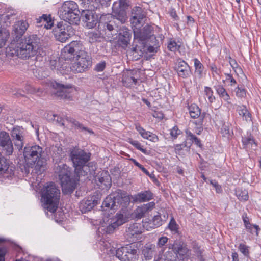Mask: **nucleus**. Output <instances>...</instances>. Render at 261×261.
I'll use <instances>...</instances> for the list:
<instances>
[{"label": "nucleus", "instance_id": "f257e3e1", "mask_svg": "<svg viewBox=\"0 0 261 261\" xmlns=\"http://www.w3.org/2000/svg\"><path fill=\"white\" fill-rule=\"evenodd\" d=\"M12 56H17L20 58L26 59L31 57L46 56V52L41 47L40 38L37 35H30L21 39L15 46L12 44L9 47Z\"/></svg>", "mask_w": 261, "mask_h": 261}, {"label": "nucleus", "instance_id": "f03ea898", "mask_svg": "<svg viewBox=\"0 0 261 261\" xmlns=\"http://www.w3.org/2000/svg\"><path fill=\"white\" fill-rule=\"evenodd\" d=\"M43 148L38 145L26 146L23 149L25 162L28 165L35 166L32 172L38 174H42L46 169V160L43 157Z\"/></svg>", "mask_w": 261, "mask_h": 261}, {"label": "nucleus", "instance_id": "7ed1b4c3", "mask_svg": "<svg viewBox=\"0 0 261 261\" xmlns=\"http://www.w3.org/2000/svg\"><path fill=\"white\" fill-rule=\"evenodd\" d=\"M60 194V189L53 182L44 186L41 191V201L43 208L50 213L55 212L58 207Z\"/></svg>", "mask_w": 261, "mask_h": 261}, {"label": "nucleus", "instance_id": "20e7f679", "mask_svg": "<svg viewBox=\"0 0 261 261\" xmlns=\"http://www.w3.org/2000/svg\"><path fill=\"white\" fill-rule=\"evenodd\" d=\"M55 170L61 181L63 193L66 194L72 193L75 189L80 176L74 174L73 177L71 168L63 163L58 165Z\"/></svg>", "mask_w": 261, "mask_h": 261}, {"label": "nucleus", "instance_id": "39448f33", "mask_svg": "<svg viewBox=\"0 0 261 261\" xmlns=\"http://www.w3.org/2000/svg\"><path fill=\"white\" fill-rule=\"evenodd\" d=\"M91 153L84 150L74 148L70 150V157L74 167V174L80 176L87 173V163L90 159Z\"/></svg>", "mask_w": 261, "mask_h": 261}, {"label": "nucleus", "instance_id": "423d86ee", "mask_svg": "<svg viewBox=\"0 0 261 261\" xmlns=\"http://www.w3.org/2000/svg\"><path fill=\"white\" fill-rule=\"evenodd\" d=\"M130 200V197L126 192L118 189L105 198L102 207L113 210H117L121 206L126 207L129 204Z\"/></svg>", "mask_w": 261, "mask_h": 261}, {"label": "nucleus", "instance_id": "0eeeda50", "mask_svg": "<svg viewBox=\"0 0 261 261\" xmlns=\"http://www.w3.org/2000/svg\"><path fill=\"white\" fill-rule=\"evenodd\" d=\"M81 13L78 5L73 1L64 2L60 9L61 17L69 24H78L80 21Z\"/></svg>", "mask_w": 261, "mask_h": 261}, {"label": "nucleus", "instance_id": "6e6552de", "mask_svg": "<svg viewBox=\"0 0 261 261\" xmlns=\"http://www.w3.org/2000/svg\"><path fill=\"white\" fill-rule=\"evenodd\" d=\"M85 51V47L81 41H73L63 48L61 57L65 61H74Z\"/></svg>", "mask_w": 261, "mask_h": 261}, {"label": "nucleus", "instance_id": "1a4fd4ad", "mask_svg": "<svg viewBox=\"0 0 261 261\" xmlns=\"http://www.w3.org/2000/svg\"><path fill=\"white\" fill-rule=\"evenodd\" d=\"M51 87L54 88L52 95L59 99L72 100L74 88L70 84H63L56 81L52 82Z\"/></svg>", "mask_w": 261, "mask_h": 261}, {"label": "nucleus", "instance_id": "9d476101", "mask_svg": "<svg viewBox=\"0 0 261 261\" xmlns=\"http://www.w3.org/2000/svg\"><path fill=\"white\" fill-rule=\"evenodd\" d=\"M71 24L63 21L58 23L57 27L53 30L54 35L57 41L65 42L74 34V30Z\"/></svg>", "mask_w": 261, "mask_h": 261}, {"label": "nucleus", "instance_id": "9b49d317", "mask_svg": "<svg viewBox=\"0 0 261 261\" xmlns=\"http://www.w3.org/2000/svg\"><path fill=\"white\" fill-rule=\"evenodd\" d=\"M138 247L134 244L118 248L115 255L121 261H135L138 256Z\"/></svg>", "mask_w": 261, "mask_h": 261}, {"label": "nucleus", "instance_id": "f8f14e48", "mask_svg": "<svg viewBox=\"0 0 261 261\" xmlns=\"http://www.w3.org/2000/svg\"><path fill=\"white\" fill-rule=\"evenodd\" d=\"M98 29L99 32H103L105 34L108 32L113 35L117 33L119 26L115 18L106 15L100 17Z\"/></svg>", "mask_w": 261, "mask_h": 261}, {"label": "nucleus", "instance_id": "ddd939ff", "mask_svg": "<svg viewBox=\"0 0 261 261\" xmlns=\"http://www.w3.org/2000/svg\"><path fill=\"white\" fill-rule=\"evenodd\" d=\"M133 28L134 41L136 42L137 41V44H139V42H145L154 33L153 27L148 24L142 28H140L139 25H135V27Z\"/></svg>", "mask_w": 261, "mask_h": 261}, {"label": "nucleus", "instance_id": "4468645a", "mask_svg": "<svg viewBox=\"0 0 261 261\" xmlns=\"http://www.w3.org/2000/svg\"><path fill=\"white\" fill-rule=\"evenodd\" d=\"M77 58L78 59L76 60L77 62L74 63L71 67L73 72L82 73L92 66V58L87 52L83 53L82 55Z\"/></svg>", "mask_w": 261, "mask_h": 261}, {"label": "nucleus", "instance_id": "2eb2a0df", "mask_svg": "<svg viewBox=\"0 0 261 261\" xmlns=\"http://www.w3.org/2000/svg\"><path fill=\"white\" fill-rule=\"evenodd\" d=\"M80 20L84 22L85 27L88 29L94 28L99 20V14L92 10H83L80 15Z\"/></svg>", "mask_w": 261, "mask_h": 261}, {"label": "nucleus", "instance_id": "dca6fc26", "mask_svg": "<svg viewBox=\"0 0 261 261\" xmlns=\"http://www.w3.org/2000/svg\"><path fill=\"white\" fill-rule=\"evenodd\" d=\"M14 147L12 140L8 133L6 131L0 132V152L6 156L12 154Z\"/></svg>", "mask_w": 261, "mask_h": 261}, {"label": "nucleus", "instance_id": "f3484780", "mask_svg": "<svg viewBox=\"0 0 261 261\" xmlns=\"http://www.w3.org/2000/svg\"><path fill=\"white\" fill-rule=\"evenodd\" d=\"M11 136L12 142L17 149L20 150L22 149L24 143V130L20 126H16L14 127L11 131Z\"/></svg>", "mask_w": 261, "mask_h": 261}, {"label": "nucleus", "instance_id": "a211bd4d", "mask_svg": "<svg viewBox=\"0 0 261 261\" xmlns=\"http://www.w3.org/2000/svg\"><path fill=\"white\" fill-rule=\"evenodd\" d=\"M142 225L139 223L130 224L126 228L125 237L130 242H135L138 240L139 236L142 232Z\"/></svg>", "mask_w": 261, "mask_h": 261}, {"label": "nucleus", "instance_id": "6ab92c4d", "mask_svg": "<svg viewBox=\"0 0 261 261\" xmlns=\"http://www.w3.org/2000/svg\"><path fill=\"white\" fill-rule=\"evenodd\" d=\"M146 12L142 8L139 6L134 7L131 10L130 18L133 27L142 24V21L146 18Z\"/></svg>", "mask_w": 261, "mask_h": 261}, {"label": "nucleus", "instance_id": "aec40b11", "mask_svg": "<svg viewBox=\"0 0 261 261\" xmlns=\"http://www.w3.org/2000/svg\"><path fill=\"white\" fill-rule=\"evenodd\" d=\"M98 198L95 196L88 197L86 199L82 200L79 204V208L82 213L90 211L98 203Z\"/></svg>", "mask_w": 261, "mask_h": 261}, {"label": "nucleus", "instance_id": "412c9836", "mask_svg": "<svg viewBox=\"0 0 261 261\" xmlns=\"http://www.w3.org/2000/svg\"><path fill=\"white\" fill-rule=\"evenodd\" d=\"M97 185L102 189H109L112 185L111 178L107 171H102L95 177Z\"/></svg>", "mask_w": 261, "mask_h": 261}, {"label": "nucleus", "instance_id": "4be33fe9", "mask_svg": "<svg viewBox=\"0 0 261 261\" xmlns=\"http://www.w3.org/2000/svg\"><path fill=\"white\" fill-rule=\"evenodd\" d=\"M28 26V23L23 20L18 21L14 24L12 35L14 41H18L27 30Z\"/></svg>", "mask_w": 261, "mask_h": 261}, {"label": "nucleus", "instance_id": "5701e85b", "mask_svg": "<svg viewBox=\"0 0 261 261\" xmlns=\"http://www.w3.org/2000/svg\"><path fill=\"white\" fill-rule=\"evenodd\" d=\"M125 222L123 215L117 214L115 217L111 219L110 222L106 227L105 228L106 232L111 234L114 232L115 229L121 226Z\"/></svg>", "mask_w": 261, "mask_h": 261}, {"label": "nucleus", "instance_id": "b1692460", "mask_svg": "<svg viewBox=\"0 0 261 261\" xmlns=\"http://www.w3.org/2000/svg\"><path fill=\"white\" fill-rule=\"evenodd\" d=\"M112 10L114 16L112 18H115L116 22L118 21V24H123L126 22L127 19L126 10L118 8L117 2H115L112 7Z\"/></svg>", "mask_w": 261, "mask_h": 261}, {"label": "nucleus", "instance_id": "393cba45", "mask_svg": "<svg viewBox=\"0 0 261 261\" xmlns=\"http://www.w3.org/2000/svg\"><path fill=\"white\" fill-rule=\"evenodd\" d=\"M175 69L178 75L184 79L189 77L192 73L191 67L184 60L177 62Z\"/></svg>", "mask_w": 261, "mask_h": 261}, {"label": "nucleus", "instance_id": "a878e982", "mask_svg": "<svg viewBox=\"0 0 261 261\" xmlns=\"http://www.w3.org/2000/svg\"><path fill=\"white\" fill-rule=\"evenodd\" d=\"M131 36V33L128 29L123 28L120 30L118 39V44L123 48L127 47L130 43Z\"/></svg>", "mask_w": 261, "mask_h": 261}, {"label": "nucleus", "instance_id": "bb28decb", "mask_svg": "<svg viewBox=\"0 0 261 261\" xmlns=\"http://www.w3.org/2000/svg\"><path fill=\"white\" fill-rule=\"evenodd\" d=\"M141 251L144 259L149 260L156 255V246L153 244L148 243L143 246Z\"/></svg>", "mask_w": 261, "mask_h": 261}, {"label": "nucleus", "instance_id": "cd10ccee", "mask_svg": "<svg viewBox=\"0 0 261 261\" xmlns=\"http://www.w3.org/2000/svg\"><path fill=\"white\" fill-rule=\"evenodd\" d=\"M15 167L10 164V161L3 154L0 152V173H7L10 175L14 174Z\"/></svg>", "mask_w": 261, "mask_h": 261}, {"label": "nucleus", "instance_id": "c85d7f7f", "mask_svg": "<svg viewBox=\"0 0 261 261\" xmlns=\"http://www.w3.org/2000/svg\"><path fill=\"white\" fill-rule=\"evenodd\" d=\"M153 198V194L149 190H146L131 195L130 199L134 203H141L148 201Z\"/></svg>", "mask_w": 261, "mask_h": 261}, {"label": "nucleus", "instance_id": "c756f323", "mask_svg": "<svg viewBox=\"0 0 261 261\" xmlns=\"http://www.w3.org/2000/svg\"><path fill=\"white\" fill-rule=\"evenodd\" d=\"M145 44V42H139V44H136L135 47L132 48L133 51L136 53L140 51L141 53L145 52L157 53L159 50V48L157 47L155 45L154 46V44H153V46L146 45Z\"/></svg>", "mask_w": 261, "mask_h": 261}, {"label": "nucleus", "instance_id": "7c9ffc66", "mask_svg": "<svg viewBox=\"0 0 261 261\" xmlns=\"http://www.w3.org/2000/svg\"><path fill=\"white\" fill-rule=\"evenodd\" d=\"M135 128L142 138L149 140L153 142H156L159 141V138L157 135L149 131H146L139 124H136L135 125Z\"/></svg>", "mask_w": 261, "mask_h": 261}, {"label": "nucleus", "instance_id": "2f4dec72", "mask_svg": "<svg viewBox=\"0 0 261 261\" xmlns=\"http://www.w3.org/2000/svg\"><path fill=\"white\" fill-rule=\"evenodd\" d=\"M36 20L38 27L44 25V28L49 29L54 25V22L50 14H43Z\"/></svg>", "mask_w": 261, "mask_h": 261}, {"label": "nucleus", "instance_id": "473e14b6", "mask_svg": "<svg viewBox=\"0 0 261 261\" xmlns=\"http://www.w3.org/2000/svg\"><path fill=\"white\" fill-rule=\"evenodd\" d=\"M67 121L71 123V127L74 128L75 129H78L81 132H87L89 134L91 135L94 134V132L90 129V128L85 127L82 123H81L79 121H77L75 119L71 117H67L66 118Z\"/></svg>", "mask_w": 261, "mask_h": 261}, {"label": "nucleus", "instance_id": "72a5a7b5", "mask_svg": "<svg viewBox=\"0 0 261 261\" xmlns=\"http://www.w3.org/2000/svg\"><path fill=\"white\" fill-rule=\"evenodd\" d=\"M242 142L243 148L248 149H255L257 145L254 139V137L251 134L247 137H242Z\"/></svg>", "mask_w": 261, "mask_h": 261}, {"label": "nucleus", "instance_id": "f704fd0d", "mask_svg": "<svg viewBox=\"0 0 261 261\" xmlns=\"http://www.w3.org/2000/svg\"><path fill=\"white\" fill-rule=\"evenodd\" d=\"M188 109L191 118L194 119L199 117H202V119L204 118V114H201V109L195 103L191 104L190 106H189Z\"/></svg>", "mask_w": 261, "mask_h": 261}, {"label": "nucleus", "instance_id": "c9c22d12", "mask_svg": "<svg viewBox=\"0 0 261 261\" xmlns=\"http://www.w3.org/2000/svg\"><path fill=\"white\" fill-rule=\"evenodd\" d=\"M237 111L240 116H242L247 122L252 121L251 114L247 110L246 107L244 105L238 106L237 108Z\"/></svg>", "mask_w": 261, "mask_h": 261}, {"label": "nucleus", "instance_id": "e433bc0d", "mask_svg": "<svg viewBox=\"0 0 261 261\" xmlns=\"http://www.w3.org/2000/svg\"><path fill=\"white\" fill-rule=\"evenodd\" d=\"M214 88L217 94L219 95L220 98H222L224 101H226L227 103H230L229 101V100L230 99V96L228 94L227 91L226 90V89L223 87L222 85H218L217 86H215Z\"/></svg>", "mask_w": 261, "mask_h": 261}, {"label": "nucleus", "instance_id": "4c0bfd02", "mask_svg": "<svg viewBox=\"0 0 261 261\" xmlns=\"http://www.w3.org/2000/svg\"><path fill=\"white\" fill-rule=\"evenodd\" d=\"M89 42L90 43L100 42L103 39L101 33L96 32H91L88 34Z\"/></svg>", "mask_w": 261, "mask_h": 261}, {"label": "nucleus", "instance_id": "58836bf2", "mask_svg": "<svg viewBox=\"0 0 261 261\" xmlns=\"http://www.w3.org/2000/svg\"><path fill=\"white\" fill-rule=\"evenodd\" d=\"M185 133L187 138L188 139L191 140L192 143H195L198 147H202V144H201L200 139H199L195 135L188 129L186 130Z\"/></svg>", "mask_w": 261, "mask_h": 261}, {"label": "nucleus", "instance_id": "ea45409f", "mask_svg": "<svg viewBox=\"0 0 261 261\" xmlns=\"http://www.w3.org/2000/svg\"><path fill=\"white\" fill-rule=\"evenodd\" d=\"M194 67L195 68V73L197 74L199 78L202 77V72L204 69L203 65L197 58L194 59Z\"/></svg>", "mask_w": 261, "mask_h": 261}, {"label": "nucleus", "instance_id": "a19ab883", "mask_svg": "<svg viewBox=\"0 0 261 261\" xmlns=\"http://www.w3.org/2000/svg\"><path fill=\"white\" fill-rule=\"evenodd\" d=\"M164 219L161 218V216L160 215H155L153 217L152 220V226L154 228L158 227L161 226L164 221H165L167 219V216L164 215Z\"/></svg>", "mask_w": 261, "mask_h": 261}, {"label": "nucleus", "instance_id": "79ce46f5", "mask_svg": "<svg viewBox=\"0 0 261 261\" xmlns=\"http://www.w3.org/2000/svg\"><path fill=\"white\" fill-rule=\"evenodd\" d=\"M10 37V32L6 28H0V41L5 45L6 42Z\"/></svg>", "mask_w": 261, "mask_h": 261}, {"label": "nucleus", "instance_id": "37998d69", "mask_svg": "<svg viewBox=\"0 0 261 261\" xmlns=\"http://www.w3.org/2000/svg\"><path fill=\"white\" fill-rule=\"evenodd\" d=\"M236 195L240 200L246 201L248 199V192L246 190L237 189Z\"/></svg>", "mask_w": 261, "mask_h": 261}, {"label": "nucleus", "instance_id": "c03bdc74", "mask_svg": "<svg viewBox=\"0 0 261 261\" xmlns=\"http://www.w3.org/2000/svg\"><path fill=\"white\" fill-rule=\"evenodd\" d=\"M234 91L237 97L239 98H244L246 96V90L243 85H238Z\"/></svg>", "mask_w": 261, "mask_h": 261}, {"label": "nucleus", "instance_id": "a18cd8bd", "mask_svg": "<svg viewBox=\"0 0 261 261\" xmlns=\"http://www.w3.org/2000/svg\"><path fill=\"white\" fill-rule=\"evenodd\" d=\"M184 246L180 243L174 242L173 244H170L168 248L169 249H172L173 251L177 255V254L180 252Z\"/></svg>", "mask_w": 261, "mask_h": 261}, {"label": "nucleus", "instance_id": "49530a36", "mask_svg": "<svg viewBox=\"0 0 261 261\" xmlns=\"http://www.w3.org/2000/svg\"><path fill=\"white\" fill-rule=\"evenodd\" d=\"M169 239L166 236H162L160 237L158 239L157 241V245L156 248H160L162 249V251H164L165 250L164 246L167 243Z\"/></svg>", "mask_w": 261, "mask_h": 261}, {"label": "nucleus", "instance_id": "de8ad7c7", "mask_svg": "<svg viewBox=\"0 0 261 261\" xmlns=\"http://www.w3.org/2000/svg\"><path fill=\"white\" fill-rule=\"evenodd\" d=\"M35 168V166H31L28 165L27 162H25V164L21 165L19 166L20 171L23 173V176H27L30 172V169Z\"/></svg>", "mask_w": 261, "mask_h": 261}, {"label": "nucleus", "instance_id": "09e8293b", "mask_svg": "<svg viewBox=\"0 0 261 261\" xmlns=\"http://www.w3.org/2000/svg\"><path fill=\"white\" fill-rule=\"evenodd\" d=\"M204 93L205 95L207 97L208 101L210 103H212L215 100V97L213 95V91L211 88L205 86L204 87Z\"/></svg>", "mask_w": 261, "mask_h": 261}, {"label": "nucleus", "instance_id": "8fccbe9b", "mask_svg": "<svg viewBox=\"0 0 261 261\" xmlns=\"http://www.w3.org/2000/svg\"><path fill=\"white\" fill-rule=\"evenodd\" d=\"M128 142L130 144H132L133 146H134L138 150L141 151L142 152L144 153V154L147 153L146 149H144L142 147L141 143H139L138 141L134 140L132 139H129Z\"/></svg>", "mask_w": 261, "mask_h": 261}, {"label": "nucleus", "instance_id": "3c124183", "mask_svg": "<svg viewBox=\"0 0 261 261\" xmlns=\"http://www.w3.org/2000/svg\"><path fill=\"white\" fill-rule=\"evenodd\" d=\"M145 44L146 45L151 46H153V44H154L157 47H160L159 41L153 34L145 41Z\"/></svg>", "mask_w": 261, "mask_h": 261}, {"label": "nucleus", "instance_id": "603ef678", "mask_svg": "<svg viewBox=\"0 0 261 261\" xmlns=\"http://www.w3.org/2000/svg\"><path fill=\"white\" fill-rule=\"evenodd\" d=\"M168 228L172 231H175L176 233L178 232V225L177 224L173 217L170 220L168 224Z\"/></svg>", "mask_w": 261, "mask_h": 261}, {"label": "nucleus", "instance_id": "864d4df0", "mask_svg": "<svg viewBox=\"0 0 261 261\" xmlns=\"http://www.w3.org/2000/svg\"><path fill=\"white\" fill-rule=\"evenodd\" d=\"M239 250L246 257H248L249 255V247L246 245L241 243L238 247Z\"/></svg>", "mask_w": 261, "mask_h": 261}, {"label": "nucleus", "instance_id": "5fc2aeb1", "mask_svg": "<svg viewBox=\"0 0 261 261\" xmlns=\"http://www.w3.org/2000/svg\"><path fill=\"white\" fill-rule=\"evenodd\" d=\"M179 48L180 45H178L175 41H170L168 44V48L171 51H175Z\"/></svg>", "mask_w": 261, "mask_h": 261}, {"label": "nucleus", "instance_id": "6e6d98bb", "mask_svg": "<svg viewBox=\"0 0 261 261\" xmlns=\"http://www.w3.org/2000/svg\"><path fill=\"white\" fill-rule=\"evenodd\" d=\"M181 133V130L178 129V127L175 126L170 130V134L173 139H176Z\"/></svg>", "mask_w": 261, "mask_h": 261}, {"label": "nucleus", "instance_id": "4d7b16f0", "mask_svg": "<svg viewBox=\"0 0 261 261\" xmlns=\"http://www.w3.org/2000/svg\"><path fill=\"white\" fill-rule=\"evenodd\" d=\"M106 66V63L105 61H102L97 63L95 68L94 70L97 72H101L104 70Z\"/></svg>", "mask_w": 261, "mask_h": 261}, {"label": "nucleus", "instance_id": "13d9d810", "mask_svg": "<svg viewBox=\"0 0 261 261\" xmlns=\"http://www.w3.org/2000/svg\"><path fill=\"white\" fill-rule=\"evenodd\" d=\"M132 76H125L122 79V83L124 86L126 87H130L132 86Z\"/></svg>", "mask_w": 261, "mask_h": 261}, {"label": "nucleus", "instance_id": "bf43d9fd", "mask_svg": "<svg viewBox=\"0 0 261 261\" xmlns=\"http://www.w3.org/2000/svg\"><path fill=\"white\" fill-rule=\"evenodd\" d=\"M136 216L138 218L140 219L142 218L144 216L145 214L147 212L142 206L138 207L136 210Z\"/></svg>", "mask_w": 261, "mask_h": 261}, {"label": "nucleus", "instance_id": "052dcab7", "mask_svg": "<svg viewBox=\"0 0 261 261\" xmlns=\"http://www.w3.org/2000/svg\"><path fill=\"white\" fill-rule=\"evenodd\" d=\"M128 6L127 0H119V2L117 3V7L121 9L127 10Z\"/></svg>", "mask_w": 261, "mask_h": 261}, {"label": "nucleus", "instance_id": "680f3d73", "mask_svg": "<svg viewBox=\"0 0 261 261\" xmlns=\"http://www.w3.org/2000/svg\"><path fill=\"white\" fill-rule=\"evenodd\" d=\"M186 147H187V142L186 141L182 144H176L175 146V151L176 153L179 154L183 148Z\"/></svg>", "mask_w": 261, "mask_h": 261}, {"label": "nucleus", "instance_id": "e2e57ef3", "mask_svg": "<svg viewBox=\"0 0 261 261\" xmlns=\"http://www.w3.org/2000/svg\"><path fill=\"white\" fill-rule=\"evenodd\" d=\"M194 252H195V254H196L199 260H200L201 259H204L203 256L202 255V253L203 252V250L201 249L199 247H197V248H195Z\"/></svg>", "mask_w": 261, "mask_h": 261}, {"label": "nucleus", "instance_id": "0e129e2a", "mask_svg": "<svg viewBox=\"0 0 261 261\" xmlns=\"http://www.w3.org/2000/svg\"><path fill=\"white\" fill-rule=\"evenodd\" d=\"M188 251L189 249L186 246H184L181 249H180V251L177 254V255H178L180 258H184V257L187 255Z\"/></svg>", "mask_w": 261, "mask_h": 261}, {"label": "nucleus", "instance_id": "69168bd1", "mask_svg": "<svg viewBox=\"0 0 261 261\" xmlns=\"http://www.w3.org/2000/svg\"><path fill=\"white\" fill-rule=\"evenodd\" d=\"M155 206L154 202H150L146 204H143L142 206L145 209L146 211L148 212L152 210Z\"/></svg>", "mask_w": 261, "mask_h": 261}, {"label": "nucleus", "instance_id": "338daca9", "mask_svg": "<svg viewBox=\"0 0 261 261\" xmlns=\"http://www.w3.org/2000/svg\"><path fill=\"white\" fill-rule=\"evenodd\" d=\"M225 81L229 82V85L230 86H234L237 84L236 80L233 78L232 76H229V77L226 78L225 80L223 81V82Z\"/></svg>", "mask_w": 261, "mask_h": 261}, {"label": "nucleus", "instance_id": "774afa93", "mask_svg": "<svg viewBox=\"0 0 261 261\" xmlns=\"http://www.w3.org/2000/svg\"><path fill=\"white\" fill-rule=\"evenodd\" d=\"M6 249L4 248H0V261L5 260Z\"/></svg>", "mask_w": 261, "mask_h": 261}]
</instances>
